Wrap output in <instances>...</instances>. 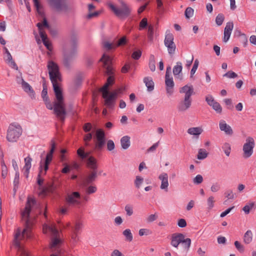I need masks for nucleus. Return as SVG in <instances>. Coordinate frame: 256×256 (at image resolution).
Returning a JSON list of instances; mask_svg holds the SVG:
<instances>
[{"label": "nucleus", "instance_id": "40", "mask_svg": "<svg viewBox=\"0 0 256 256\" xmlns=\"http://www.w3.org/2000/svg\"><path fill=\"white\" fill-rule=\"evenodd\" d=\"M122 234L125 236L126 240L131 242L132 240L133 236L130 229H126L124 230Z\"/></svg>", "mask_w": 256, "mask_h": 256}, {"label": "nucleus", "instance_id": "62", "mask_svg": "<svg viewBox=\"0 0 256 256\" xmlns=\"http://www.w3.org/2000/svg\"><path fill=\"white\" fill-rule=\"evenodd\" d=\"M237 74L232 71H228L224 75V76H226L228 78H235L237 77Z\"/></svg>", "mask_w": 256, "mask_h": 256}, {"label": "nucleus", "instance_id": "48", "mask_svg": "<svg viewBox=\"0 0 256 256\" xmlns=\"http://www.w3.org/2000/svg\"><path fill=\"white\" fill-rule=\"evenodd\" d=\"M152 234V231L148 228H141L138 231L140 236H148Z\"/></svg>", "mask_w": 256, "mask_h": 256}, {"label": "nucleus", "instance_id": "11", "mask_svg": "<svg viewBox=\"0 0 256 256\" xmlns=\"http://www.w3.org/2000/svg\"><path fill=\"white\" fill-rule=\"evenodd\" d=\"M77 54L76 50L75 48H72L70 52L66 50V49L62 50V61L63 65L69 68L72 64V60L76 56Z\"/></svg>", "mask_w": 256, "mask_h": 256}, {"label": "nucleus", "instance_id": "59", "mask_svg": "<svg viewBox=\"0 0 256 256\" xmlns=\"http://www.w3.org/2000/svg\"><path fill=\"white\" fill-rule=\"evenodd\" d=\"M48 91L47 88L46 86H43V90L42 92V96L43 98L44 101H46L48 100V97L47 96Z\"/></svg>", "mask_w": 256, "mask_h": 256}, {"label": "nucleus", "instance_id": "53", "mask_svg": "<svg viewBox=\"0 0 256 256\" xmlns=\"http://www.w3.org/2000/svg\"><path fill=\"white\" fill-rule=\"evenodd\" d=\"M97 190V188L95 186H90L86 189L87 194H90L96 192Z\"/></svg>", "mask_w": 256, "mask_h": 256}, {"label": "nucleus", "instance_id": "4", "mask_svg": "<svg viewBox=\"0 0 256 256\" xmlns=\"http://www.w3.org/2000/svg\"><path fill=\"white\" fill-rule=\"evenodd\" d=\"M118 1L120 4L118 6L112 2H109L108 4L109 8L115 15L118 17L128 16L130 13V8L123 0H118Z\"/></svg>", "mask_w": 256, "mask_h": 256}, {"label": "nucleus", "instance_id": "27", "mask_svg": "<svg viewBox=\"0 0 256 256\" xmlns=\"http://www.w3.org/2000/svg\"><path fill=\"white\" fill-rule=\"evenodd\" d=\"M253 234L250 230H247L244 234L242 241L245 244H250L253 241Z\"/></svg>", "mask_w": 256, "mask_h": 256}, {"label": "nucleus", "instance_id": "14", "mask_svg": "<svg viewBox=\"0 0 256 256\" xmlns=\"http://www.w3.org/2000/svg\"><path fill=\"white\" fill-rule=\"evenodd\" d=\"M66 199L67 203L71 206H76L81 203L80 194L77 192L68 194Z\"/></svg>", "mask_w": 256, "mask_h": 256}, {"label": "nucleus", "instance_id": "29", "mask_svg": "<svg viewBox=\"0 0 256 256\" xmlns=\"http://www.w3.org/2000/svg\"><path fill=\"white\" fill-rule=\"evenodd\" d=\"M50 163L45 162L42 160L40 164L39 173L40 176H45L48 169V166Z\"/></svg>", "mask_w": 256, "mask_h": 256}, {"label": "nucleus", "instance_id": "38", "mask_svg": "<svg viewBox=\"0 0 256 256\" xmlns=\"http://www.w3.org/2000/svg\"><path fill=\"white\" fill-rule=\"evenodd\" d=\"M40 194L41 195L45 196L48 192H51L54 190V187L52 185L46 188H40Z\"/></svg>", "mask_w": 256, "mask_h": 256}, {"label": "nucleus", "instance_id": "60", "mask_svg": "<svg viewBox=\"0 0 256 256\" xmlns=\"http://www.w3.org/2000/svg\"><path fill=\"white\" fill-rule=\"evenodd\" d=\"M141 55H142L141 51L140 50H138L132 53V57L134 60H138L141 56Z\"/></svg>", "mask_w": 256, "mask_h": 256}, {"label": "nucleus", "instance_id": "42", "mask_svg": "<svg viewBox=\"0 0 256 256\" xmlns=\"http://www.w3.org/2000/svg\"><path fill=\"white\" fill-rule=\"evenodd\" d=\"M222 149L223 150L226 155L227 156H228L231 151V146L230 144L228 142L224 143L222 146Z\"/></svg>", "mask_w": 256, "mask_h": 256}, {"label": "nucleus", "instance_id": "46", "mask_svg": "<svg viewBox=\"0 0 256 256\" xmlns=\"http://www.w3.org/2000/svg\"><path fill=\"white\" fill-rule=\"evenodd\" d=\"M220 185L218 182L213 183L210 186V190L212 192H217L220 190Z\"/></svg>", "mask_w": 256, "mask_h": 256}, {"label": "nucleus", "instance_id": "55", "mask_svg": "<svg viewBox=\"0 0 256 256\" xmlns=\"http://www.w3.org/2000/svg\"><path fill=\"white\" fill-rule=\"evenodd\" d=\"M198 60H196L194 62V64L193 65V66L190 70V77L192 78L193 76V75L196 72L198 67Z\"/></svg>", "mask_w": 256, "mask_h": 256}, {"label": "nucleus", "instance_id": "44", "mask_svg": "<svg viewBox=\"0 0 256 256\" xmlns=\"http://www.w3.org/2000/svg\"><path fill=\"white\" fill-rule=\"evenodd\" d=\"M20 182V173L19 172H16L14 178V190H16L18 188Z\"/></svg>", "mask_w": 256, "mask_h": 256}, {"label": "nucleus", "instance_id": "10", "mask_svg": "<svg viewBox=\"0 0 256 256\" xmlns=\"http://www.w3.org/2000/svg\"><path fill=\"white\" fill-rule=\"evenodd\" d=\"M39 29V33L42 39L44 44L46 46V48L52 51V44L48 41L47 38V36L43 30V26L48 28L49 26L46 18L44 19L42 22H38L36 24Z\"/></svg>", "mask_w": 256, "mask_h": 256}, {"label": "nucleus", "instance_id": "26", "mask_svg": "<svg viewBox=\"0 0 256 256\" xmlns=\"http://www.w3.org/2000/svg\"><path fill=\"white\" fill-rule=\"evenodd\" d=\"M219 127L221 131H223L227 135H232L233 133L231 126L228 124L224 120H220L219 122Z\"/></svg>", "mask_w": 256, "mask_h": 256}, {"label": "nucleus", "instance_id": "57", "mask_svg": "<svg viewBox=\"0 0 256 256\" xmlns=\"http://www.w3.org/2000/svg\"><path fill=\"white\" fill-rule=\"evenodd\" d=\"M104 47L108 50H110L112 48H116V44H114L112 43H110L108 42H105L104 43Z\"/></svg>", "mask_w": 256, "mask_h": 256}, {"label": "nucleus", "instance_id": "41", "mask_svg": "<svg viewBox=\"0 0 256 256\" xmlns=\"http://www.w3.org/2000/svg\"><path fill=\"white\" fill-rule=\"evenodd\" d=\"M143 182H144V178L142 176H136V179L134 180V184L135 186L137 188H139L141 186Z\"/></svg>", "mask_w": 256, "mask_h": 256}, {"label": "nucleus", "instance_id": "49", "mask_svg": "<svg viewBox=\"0 0 256 256\" xmlns=\"http://www.w3.org/2000/svg\"><path fill=\"white\" fill-rule=\"evenodd\" d=\"M224 17L222 14H218L217 16L216 17V24L218 26L222 25L224 20Z\"/></svg>", "mask_w": 256, "mask_h": 256}, {"label": "nucleus", "instance_id": "35", "mask_svg": "<svg viewBox=\"0 0 256 256\" xmlns=\"http://www.w3.org/2000/svg\"><path fill=\"white\" fill-rule=\"evenodd\" d=\"M256 207L255 202H250L247 203L242 208V210L245 214H248L250 213V210Z\"/></svg>", "mask_w": 256, "mask_h": 256}, {"label": "nucleus", "instance_id": "37", "mask_svg": "<svg viewBox=\"0 0 256 256\" xmlns=\"http://www.w3.org/2000/svg\"><path fill=\"white\" fill-rule=\"evenodd\" d=\"M215 202L216 200L213 196H210L207 198L206 204L208 210H212L214 207Z\"/></svg>", "mask_w": 256, "mask_h": 256}, {"label": "nucleus", "instance_id": "21", "mask_svg": "<svg viewBox=\"0 0 256 256\" xmlns=\"http://www.w3.org/2000/svg\"><path fill=\"white\" fill-rule=\"evenodd\" d=\"M166 90L167 94L171 96L174 92V83L172 76L165 77Z\"/></svg>", "mask_w": 256, "mask_h": 256}, {"label": "nucleus", "instance_id": "45", "mask_svg": "<svg viewBox=\"0 0 256 256\" xmlns=\"http://www.w3.org/2000/svg\"><path fill=\"white\" fill-rule=\"evenodd\" d=\"M234 245L236 248V250L240 253H242L245 250V248L244 246L240 242L236 240L234 242Z\"/></svg>", "mask_w": 256, "mask_h": 256}, {"label": "nucleus", "instance_id": "9", "mask_svg": "<svg viewBox=\"0 0 256 256\" xmlns=\"http://www.w3.org/2000/svg\"><path fill=\"white\" fill-rule=\"evenodd\" d=\"M254 146V139L250 136L248 137L242 146V157L244 158H248L252 155Z\"/></svg>", "mask_w": 256, "mask_h": 256}, {"label": "nucleus", "instance_id": "51", "mask_svg": "<svg viewBox=\"0 0 256 256\" xmlns=\"http://www.w3.org/2000/svg\"><path fill=\"white\" fill-rule=\"evenodd\" d=\"M148 35L150 40L152 41L154 37V27L152 26H148Z\"/></svg>", "mask_w": 256, "mask_h": 256}, {"label": "nucleus", "instance_id": "17", "mask_svg": "<svg viewBox=\"0 0 256 256\" xmlns=\"http://www.w3.org/2000/svg\"><path fill=\"white\" fill-rule=\"evenodd\" d=\"M30 228H30V231H28L27 234H23V230L22 232L20 228H18L15 234L14 240V244L18 249L21 250L22 251H24V250L22 249L20 241L25 237L27 238L30 237Z\"/></svg>", "mask_w": 256, "mask_h": 256}, {"label": "nucleus", "instance_id": "8", "mask_svg": "<svg viewBox=\"0 0 256 256\" xmlns=\"http://www.w3.org/2000/svg\"><path fill=\"white\" fill-rule=\"evenodd\" d=\"M48 232H50L54 236V238L52 240L50 248H56L58 246L61 242L60 240L58 238V230L56 228V226L54 224H51L50 226L47 224L44 225V233L46 234Z\"/></svg>", "mask_w": 256, "mask_h": 256}, {"label": "nucleus", "instance_id": "30", "mask_svg": "<svg viewBox=\"0 0 256 256\" xmlns=\"http://www.w3.org/2000/svg\"><path fill=\"white\" fill-rule=\"evenodd\" d=\"M203 132V130L200 127H192L189 128L187 132L190 134L198 137Z\"/></svg>", "mask_w": 256, "mask_h": 256}, {"label": "nucleus", "instance_id": "19", "mask_svg": "<svg viewBox=\"0 0 256 256\" xmlns=\"http://www.w3.org/2000/svg\"><path fill=\"white\" fill-rule=\"evenodd\" d=\"M206 101L208 105L212 106L213 109L218 114L222 112V108L220 104L216 102L211 95H208L206 97Z\"/></svg>", "mask_w": 256, "mask_h": 256}, {"label": "nucleus", "instance_id": "50", "mask_svg": "<svg viewBox=\"0 0 256 256\" xmlns=\"http://www.w3.org/2000/svg\"><path fill=\"white\" fill-rule=\"evenodd\" d=\"M126 36H124L118 41V42L116 44V46L118 47L120 46H124L126 44Z\"/></svg>", "mask_w": 256, "mask_h": 256}, {"label": "nucleus", "instance_id": "31", "mask_svg": "<svg viewBox=\"0 0 256 256\" xmlns=\"http://www.w3.org/2000/svg\"><path fill=\"white\" fill-rule=\"evenodd\" d=\"M120 144L124 150L128 149L130 146V137L125 136L120 139Z\"/></svg>", "mask_w": 256, "mask_h": 256}, {"label": "nucleus", "instance_id": "36", "mask_svg": "<svg viewBox=\"0 0 256 256\" xmlns=\"http://www.w3.org/2000/svg\"><path fill=\"white\" fill-rule=\"evenodd\" d=\"M2 158L1 159L0 164H1V170H2V176L5 178L8 174V168L4 162V161L3 158V156H2Z\"/></svg>", "mask_w": 256, "mask_h": 256}, {"label": "nucleus", "instance_id": "58", "mask_svg": "<svg viewBox=\"0 0 256 256\" xmlns=\"http://www.w3.org/2000/svg\"><path fill=\"white\" fill-rule=\"evenodd\" d=\"M224 196L228 199H233L234 198V194L232 190H228L224 192Z\"/></svg>", "mask_w": 256, "mask_h": 256}, {"label": "nucleus", "instance_id": "32", "mask_svg": "<svg viewBox=\"0 0 256 256\" xmlns=\"http://www.w3.org/2000/svg\"><path fill=\"white\" fill-rule=\"evenodd\" d=\"M144 82L145 84L148 92H152L154 89V82L151 77H145L144 78Z\"/></svg>", "mask_w": 256, "mask_h": 256}, {"label": "nucleus", "instance_id": "47", "mask_svg": "<svg viewBox=\"0 0 256 256\" xmlns=\"http://www.w3.org/2000/svg\"><path fill=\"white\" fill-rule=\"evenodd\" d=\"M158 218V214L156 213L149 215L146 219L147 222L150 223L156 220Z\"/></svg>", "mask_w": 256, "mask_h": 256}, {"label": "nucleus", "instance_id": "39", "mask_svg": "<svg viewBox=\"0 0 256 256\" xmlns=\"http://www.w3.org/2000/svg\"><path fill=\"white\" fill-rule=\"evenodd\" d=\"M148 66L152 72H154L155 70V58L153 54H150V56Z\"/></svg>", "mask_w": 256, "mask_h": 256}, {"label": "nucleus", "instance_id": "56", "mask_svg": "<svg viewBox=\"0 0 256 256\" xmlns=\"http://www.w3.org/2000/svg\"><path fill=\"white\" fill-rule=\"evenodd\" d=\"M203 178L200 174H198L193 180L194 183L196 184H201Z\"/></svg>", "mask_w": 256, "mask_h": 256}, {"label": "nucleus", "instance_id": "5", "mask_svg": "<svg viewBox=\"0 0 256 256\" xmlns=\"http://www.w3.org/2000/svg\"><path fill=\"white\" fill-rule=\"evenodd\" d=\"M22 128L19 124H11L7 131L6 138L10 142H16L22 135Z\"/></svg>", "mask_w": 256, "mask_h": 256}, {"label": "nucleus", "instance_id": "28", "mask_svg": "<svg viewBox=\"0 0 256 256\" xmlns=\"http://www.w3.org/2000/svg\"><path fill=\"white\" fill-rule=\"evenodd\" d=\"M182 64L181 62H177L176 65L173 68V74L176 78L180 80H182V76H180V74L182 72Z\"/></svg>", "mask_w": 256, "mask_h": 256}, {"label": "nucleus", "instance_id": "2", "mask_svg": "<svg viewBox=\"0 0 256 256\" xmlns=\"http://www.w3.org/2000/svg\"><path fill=\"white\" fill-rule=\"evenodd\" d=\"M100 61L103 62V66L105 69V72L109 76L105 84L101 88L100 91L102 94V97L106 100L110 92L108 91V87L114 82V70L112 66V58L106 54H104Z\"/></svg>", "mask_w": 256, "mask_h": 256}, {"label": "nucleus", "instance_id": "43", "mask_svg": "<svg viewBox=\"0 0 256 256\" xmlns=\"http://www.w3.org/2000/svg\"><path fill=\"white\" fill-rule=\"evenodd\" d=\"M208 156V153L206 151L202 148H200L198 150L197 158L198 160H204Z\"/></svg>", "mask_w": 256, "mask_h": 256}, {"label": "nucleus", "instance_id": "1", "mask_svg": "<svg viewBox=\"0 0 256 256\" xmlns=\"http://www.w3.org/2000/svg\"><path fill=\"white\" fill-rule=\"evenodd\" d=\"M47 68L56 98V100L54 104V112L60 120L64 121L66 112L64 108L62 91L59 86V83L62 80L59 66L56 62L50 60L48 62Z\"/></svg>", "mask_w": 256, "mask_h": 256}, {"label": "nucleus", "instance_id": "25", "mask_svg": "<svg viewBox=\"0 0 256 256\" xmlns=\"http://www.w3.org/2000/svg\"><path fill=\"white\" fill-rule=\"evenodd\" d=\"M191 104V99L184 98V100L179 103L178 106V110L179 112H185L190 108Z\"/></svg>", "mask_w": 256, "mask_h": 256}, {"label": "nucleus", "instance_id": "18", "mask_svg": "<svg viewBox=\"0 0 256 256\" xmlns=\"http://www.w3.org/2000/svg\"><path fill=\"white\" fill-rule=\"evenodd\" d=\"M126 90L125 87H121L116 90L113 92H110L108 96L105 100L104 104L108 107H111L113 104L114 100L116 95Z\"/></svg>", "mask_w": 256, "mask_h": 256}, {"label": "nucleus", "instance_id": "34", "mask_svg": "<svg viewBox=\"0 0 256 256\" xmlns=\"http://www.w3.org/2000/svg\"><path fill=\"white\" fill-rule=\"evenodd\" d=\"M21 85L24 92L28 93L30 96H34V90L32 87L28 82H23V83Z\"/></svg>", "mask_w": 256, "mask_h": 256}, {"label": "nucleus", "instance_id": "54", "mask_svg": "<svg viewBox=\"0 0 256 256\" xmlns=\"http://www.w3.org/2000/svg\"><path fill=\"white\" fill-rule=\"evenodd\" d=\"M92 133H88L86 134L84 137V140L85 142L86 146H88L89 144L88 142L92 140Z\"/></svg>", "mask_w": 256, "mask_h": 256}, {"label": "nucleus", "instance_id": "61", "mask_svg": "<svg viewBox=\"0 0 256 256\" xmlns=\"http://www.w3.org/2000/svg\"><path fill=\"white\" fill-rule=\"evenodd\" d=\"M115 146L114 142L112 140H108L107 142V148L110 151L113 150Z\"/></svg>", "mask_w": 256, "mask_h": 256}, {"label": "nucleus", "instance_id": "12", "mask_svg": "<svg viewBox=\"0 0 256 256\" xmlns=\"http://www.w3.org/2000/svg\"><path fill=\"white\" fill-rule=\"evenodd\" d=\"M164 44L165 46L167 48L168 54L170 56L174 55L175 53L176 46L174 42V36L172 34L166 32Z\"/></svg>", "mask_w": 256, "mask_h": 256}, {"label": "nucleus", "instance_id": "23", "mask_svg": "<svg viewBox=\"0 0 256 256\" xmlns=\"http://www.w3.org/2000/svg\"><path fill=\"white\" fill-rule=\"evenodd\" d=\"M24 166L22 168V172L24 176L28 178L30 173V170L32 167V158L28 156L24 158Z\"/></svg>", "mask_w": 256, "mask_h": 256}, {"label": "nucleus", "instance_id": "3", "mask_svg": "<svg viewBox=\"0 0 256 256\" xmlns=\"http://www.w3.org/2000/svg\"><path fill=\"white\" fill-rule=\"evenodd\" d=\"M36 204V200L30 197L27 200L26 207L24 210L22 212V220L24 222L25 228L23 230V234H27L30 231V228L32 226V223L30 222L29 216L32 208Z\"/></svg>", "mask_w": 256, "mask_h": 256}, {"label": "nucleus", "instance_id": "24", "mask_svg": "<svg viewBox=\"0 0 256 256\" xmlns=\"http://www.w3.org/2000/svg\"><path fill=\"white\" fill-rule=\"evenodd\" d=\"M233 28L234 24L232 22H229L226 23L224 30V36L223 38V41L224 42H226L230 39Z\"/></svg>", "mask_w": 256, "mask_h": 256}, {"label": "nucleus", "instance_id": "13", "mask_svg": "<svg viewBox=\"0 0 256 256\" xmlns=\"http://www.w3.org/2000/svg\"><path fill=\"white\" fill-rule=\"evenodd\" d=\"M50 5L58 12H67L69 10L68 4L63 0H48Z\"/></svg>", "mask_w": 256, "mask_h": 256}, {"label": "nucleus", "instance_id": "33", "mask_svg": "<svg viewBox=\"0 0 256 256\" xmlns=\"http://www.w3.org/2000/svg\"><path fill=\"white\" fill-rule=\"evenodd\" d=\"M97 176V170H92L85 178L84 182L86 184L94 181Z\"/></svg>", "mask_w": 256, "mask_h": 256}, {"label": "nucleus", "instance_id": "7", "mask_svg": "<svg viewBox=\"0 0 256 256\" xmlns=\"http://www.w3.org/2000/svg\"><path fill=\"white\" fill-rule=\"evenodd\" d=\"M180 243L184 244V248L186 252L188 251L191 244V240L189 238H185L184 236L181 233H174L172 235L170 244L175 248H178Z\"/></svg>", "mask_w": 256, "mask_h": 256}, {"label": "nucleus", "instance_id": "64", "mask_svg": "<svg viewBox=\"0 0 256 256\" xmlns=\"http://www.w3.org/2000/svg\"><path fill=\"white\" fill-rule=\"evenodd\" d=\"M178 225L180 228H184L186 226V222L184 219L181 218L178 220Z\"/></svg>", "mask_w": 256, "mask_h": 256}, {"label": "nucleus", "instance_id": "63", "mask_svg": "<svg viewBox=\"0 0 256 256\" xmlns=\"http://www.w3.org/2000/svg\"><path fill=\"white\" fill-rule=\"evenodd\" d=\"M82 227V224L81 222H76L75 224L74 232H78L80 230Z\"/></svg>", "mask_w": 256, "mask_h": 256}, {"label": "nucleus", "instance_id": "22", "mask_svg": "<svg viewBox=\"0 0 256 256\" xmlns=\"http://www.w3.org/2000/svg\"><path fill=\"white\" fill-rule=\"evenodd\" d=\"M180 92L184 94V98L190 99V96L194 94L192 85L186 84L180 89Z\"/></svg>", "mask_w": 256, "mask_h": 256}, {"label": "nucleus", "instance_id": "15", "mask_svg": "<svg viewBox=\"0 0 256 256\" xmlns=\"http://www.w3.org/2000/svg\"><path fill=\"white\" fill-rule=\"evenodd\" d=\"M96 148L100 150L104 147L106 143L105 134L102 129H98L96 130Z\"/></svg>", "mask_w": 256, "mask_h": 256}, {"label": "nucleus", "instance_id": "16", "mask_svg": "<svg viewBox=\"0 0 256 256\" xmlns=\"http://www.w3.org/2000/svg\"><path fill=\"white\" fill-rule=\"evenodd\" d=\"M30 228H30V231H28L27 234H23V230L22 232L20 228H18L15 234L14 240V244L18 249L21 250L22 251H24V250L22 249L20 241L25 237L27 238L30 237Z\"/></svg>", "mask_w": 256, "mask_h": 256}, {"label": "nucleus", "instance_id": "52", "mask_svg": "<svg viewBox=\"0 0 256 256\" xmlns=\"http://www.w3.org/2000/svg\"><path fill=\"white\" fill-rule=\"evenodd\" d=\"M194 14V10L190 7L187 8L185 10V16L188 18H189Z\"/></svg>", "mask_w": 256, "mask_h": 256}, {"label": "nucleus", "instance_id": "20", "mask_svg": "<svg viewBox=\"0 0 256 256\" xmlns=\"http://www.w3.org/2000/svg\"><path fill=\"white\" fill-rule=\"evenodd\" d=\"M158 178L161 182V184L160 186V189L164 190L166 192H168V187L169 186L168 176V174L163 172L159 175Z\"/></svg>", "mask_w": 256, "mask_h": 256}, {"label": "nucleus", "instance_id": "6", "mask_svg": "<svg viewBox=\"0 0 256 256\" xmlns=\"http://www.w3.org/2000/svg\"><path fill=\"white\" fill-rule=\"evenodd\" d=\"M79 158L83 160L88 158L86 160V166L92 170H97L98 164L97 160L94 156H88L89 153L84 152V148L83 147L80 148L76 152Z\"/></svg>", "mask_w": 256, "mask_h": 256}]
</instances>
